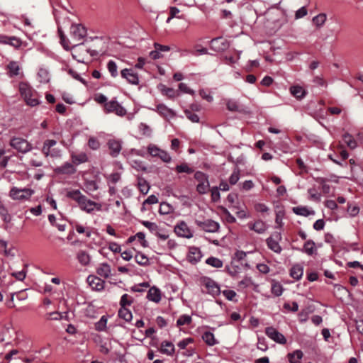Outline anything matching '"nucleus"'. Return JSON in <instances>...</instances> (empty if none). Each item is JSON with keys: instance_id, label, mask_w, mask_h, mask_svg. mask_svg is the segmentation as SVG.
Returning a JSON list of instances; mask_svg holds the SVG:
<instances>
[{"instance_id": "20", "label": "nucleus", "mask_w": 363, "mask_h": 363, "mask_svg": "<svg viewBox=\"0 0 363 363\" xmlns=\"http://www.w3.org/2000/svg\"><path fill=\"white\" fill-rule=\"evenodd\" d=\"M247 226L249 229L259 234L264 233L267 229V225L262 220H256L254 223H249Z\"/></svg>"}, {"instance_id": "28", "label": "nucleus", "mask_w": 363, "mask_h": 363, "mask_svg": "<svg viewBox=\"0 0 363 363\" xmlns=\"http://www.w3.org/2000/svg\"><path fill=\"white\" fill-rule=\"evenodd\" d=\"M327 20V15L325 13H320L312 18L313 23L315 26L316 28H320L323 27Z\"/></svg>"}, {"instance_id": "31", "label": "nucleus", "mask_w": 363, "mask_h": 363, "mask_svg": "<svg viewBox=\"0 0 363 363\" xmlns=\"http://www.w3.org/2000/svg\"><path fill=\"white\" fill-rule=\"evenodd\" d=\"M201 337H202L203 340L208 346H213L218 343V342L215 338L213 333H212L211 332L206 331V332L203 333Z\"/></svg>"}, {"instance_id": "6", "label": "nucleus", "mask_w": 363, "mask_h": 363, "mask_svg": "<svg viewBox=\"0 0 363 363\" xmlns=\"http://www.w3.org/2000/svg\"><path fill=\"white\" fill-rule=\"evenodd\" d=\"M194 178L199 182L196 186L198 193L200 194H206L210 189L208 176L202 172L197 171L194 174Z\"/></svg>"}, {"instance_id": "45", "label": "nucleus", "mask_w": 363, "mask_h": 363, "mask_svg": "<svg viewBox=\"0 0 363 363\" xmlns=\"http://www.w3.org/2000/svg\"><path fill=\"white\" fill-rule=\"evenodd\" d=\"M0 216L6 223H9L11 220V215L9 213L7 208L3 205H0Z\"/></svg>"}, {"instance_id": "27", "label": "nucleus", "mask_w": 363, "mask_h": 363, "mask_svg": "<svg viewBox=\"0 0 363 363\" xmlns=\"http://www.w3.org/2000/svg\"><path fill=\"white\" fill-rule=\"evenodd\" d=\"M78 262L83 266H86L91 261L90 255L84 250H79L77 254Z\"/></svg>"}, {"instance_id": "47", "label": "nucleus", "mask_w": 363, "mask_h": 363, "mask_svg": "<svg viewBox=\"0 0 363 363\" xmlns=\"http://www.w3.org/2000/svg\"><path fill=\"white\" fill-rule=\"evenodd\" d=\"M191 323V317L189 315H182L177 320V325L182 326L184 325H189Z\"/></svg>"}, {"instance_id": "22", "label": "nucleus", "mask_w": 363, "mask_h": 363, "mask_svg": "<svg viewBox=\"0 0 363 363\" xmlns=\"http://www.w3.org/2000/svg\"><path fill=\"white\" fill-rule=\"evenodd\" d=\"M76 172V168L69 162H66L61 167L55 169V172L63 174H72Z\"/></svg>"}, {"instance_id": "32", "label": "nucleus", "mask_w": 363, "mask_h": 363, "mask_svg": "<svg viewBox=\"0 0 363 363\" xmlns=\"http://www.w3.org/2000/svg\"><path fill=\"white\" fill-rule=\"evenodd\" d=\"M342 140L351 150H354L357 147V142L349 133H345L342 135Z\"/></svg>"}, {"instance_id": "55", "label": "nucleus", "mask_w": 363, "mask_h": 363, "mask_svg": "<svg viewBox=\"0 0 363 363\" xmlns=\"http://www.w3.org/2000/svg\"><path fill=\"white\" fill-rule=\"evenodd\" d=\"M211 199L213 202H217L220 200V190L217 186H213L211 189Z\"/></svg>"}, {"instance_id": "1", "label": "nucleus", "mask_w": 363, "mask_h": 363, "mask_svg": "<svg viewBox=\"0 0 363 363\" xmlns=\"http://www.w3.org/2000/svg\"><path fill=\"white\" fill-rule=\"evenodd\" d=\"M58 32L60 38V43L65 50H72V55L77 62L86 63L91 60L92 57L96 55L95 50H91L84 43H77L71 48L69 40L66 38L60 28H58Z\"/></svg>"}, {"instance_id": "2", "label": "nucleus", "mask_w": 363, "mask_h": 363, "mask_svg": "<svg viewBox=\"0 0 363 363\" xmlns=\"http://www.w3.org/2000/svg\"><path fill=\"white\" fill-rule=\"evenodd\" d=\"M67 197L76 201L79 208L87 213H92L94 211H101L102 205L89 199L78 189L70 190L67 192Z\"/></svg>"}, {"instance_id": "3", "label": "nucleus", "mask_w": 363, "mask_h": 363, "mask_svg": "<svg viewBox=\"0 0 363 363\" xmlns=\"http://www.w3.org/2000/svg\"><path fill=\"white\" fill-rule=\"evenodd\" d=\"M21 96L26 104L30 106H35L40 103L38 92L26 82H21L18 86Z\"/></svg>"}, {"instance_id": "18", "label": "nucleus", "mask_w": 363, "mask_h": 363, "mask_svg": "<svg viewBox=\"0 0 363 363\" xmlns=\"http://www.w3.org/2000/svg\"><path fill=\"white\" fill-rule=\"evenodd\" d=\"M146 298L150 301L158 303L162 298L161 291L156 286L150 287L147 291Z\"/></svg>"}, {"instance_id": "51", "label": "nucleus", "mask_w": 363, "mask_h": 363, "mask_svg": "<svg viewBox=\"0 0 363 363\" xmlns=\"http://www.w3.org/2000/svg\"><path fill=\"white\" fill-rule=\"evenodd\" d=\"M107 68L111 73V76L115 77L118 74L117 65L115 62L110 60L107 64Z\"/></svg>"}, {"instance_id": "17", "label": "nucleus", "mask_w": 363, "mask_h": 363, "mask_svg": "<svg viewBox=\"0 0 363 363\" xmlns=\"http://www.w3.org/2000/svg\"><path fill=\"white\" fill-rule=\"evenodd\" d=\"M211 47L216 51H223L229 47V43L223 38H216L211 41Z\"/></svg>"}, {"instance_id": "29", "label": "nucleus", "mask_w": 363, "mask_h": 363, "mask_svg": "<svg viewBox=\"0 0 363 363\" xmlns=\"http://www.w3.org/2000/svg\"><path fill=\"white\" fill-rule=\"evenodd\" d=\"M290 92L294 97L298 99L303 98L306 94L305 89L302 86L298 85L292 86L290 88Z\"/></svg>"}, {"instance_id": "46", "label": "nucleus", "mask_w": 363, "mask_h": 363, "mask_svg": "<svg viewBox=\"0 0 363 363\" xmlns=\"http://www.w3.org/2000/svg\"><path fill=\"white\" fill-rule=\"evenodd\" d=\"M240 171L238 168H235L229 177V183L231 185H235L240 179Z\"/></svg>"}, {"instance_id": "23", "label": "nucleus", "mask_w": 363, "mask_h": 363, "mask_svg": "<svg viewBox=\"0 0 363 363\" xmlns=\"http://www.w3.org/2000/svg\"><path fill=\"white\" fill-rule=\"evenodd\" d=\"M174 345L169 341H163L160 345V352L168 356H172L174 353Z\"/></svg>"}, {"instance_id": "44", "label": "nucleus", "mask_w": 363, "mask_h": 363, "mask_svg": "<svg viewBox=\"0 0 363 363\" xmlns=\"http://www.w3.org/2000/svg\"><path fill=\"white\" fill-rule=\"evenodd\" d=\"M141 133L147 138H150L152 134V128L145 123H141L139 126Z\"/></svg>"}, {"instance_id": "16", "label": "nucleus", "mask_w": 363, "mask_h": 363, "mask_svg": "<svg viewBox=\"0 0 363 363\" xmlns=\"http://www.w3.org/2000/svg\"><path fill=\"white\" fill-rule=\"evenodd\" d=\"M87 282L91 288L95 291H101L104 288L105 281L96 276L89 275L87 277Z\"/></svg>"}, {"instance_id": "14", "label": "nucleus", "mask_w": 363, "mask_h": 363, "mask_svg": "<svg viewBox=\"0 0 363 363\" xmlns=\"http://www.w3.org/2000/svg\"><path fill=\"white\" fill-rule=\"evenodd\" d=\"M203 283L205 287L207 289V293L212 295L213 296H216L221 293L219 286L213 279L210 278H206L203 281Z\"/></svg>"}, {"instance_id": "53", "label": "nucleus", "mask_w": 363, "mask_h": 363, "mask_svg": "<svg viewBox=\"0 0 363 363\" xmlns=\"http://www.w3.org/2000/svg\"><path fill=\"white\" fill-rule=\"evenodd\" d=\"M184 113L186 118L193 123H199V117L196 113L191 112L189 110H185Z\"/></svg>"}, {"instance_id": "33", "label": "nucleus", "mask_w": 363, "mask_h": 363, "mask_svg": "<svg viewBox=\"0 0 363 363\" xmlns=\"http://www.w3.org/2000/svg\"><path fill=\"white\" fill-rule=\"evenodd\" d=\"M121 75L125 78L128 82L133 84H136V74L131 69H124L121 71Z\"/></svg>"}, {"instance_id": "61", "label": "nucleus", "mask_w": 363, "mask_h": 363, "mask_svg": "<svg viewBox=\"0 0 363 363\" xmlns=\"http://www.w3.org/2000/svg\"><path fill=\"white\" fill-rule=\"evenodd\" d=\"M179 89L182 92L189 94L191 95H194L195 94L194 91L188 87V86L184 83H180L179 84Z\"/></svg>"}, {"instance_id": "52", "label": "nucleus", "mask_w": 363, "mask_h": 363, "mask_svg": "<svg viewBox=\"0 0 363 363\" xmlns=\"http://www.w3.org/2000/svg\"><path fill=\"white\" fill-rule=\"evenodd\" d=\"M227 108L230 111H240L238 103L233 99H228L226 103Z\"/></svg>"}, {"instance_id": "59", "label": "nucleus", "mask_w": 363, "mask_h": 363, "mask_svg": "<svg viewBox=\"0 0 363 363\" xmlns=\"http://www.w3.org/2000/svg\"><path fill=\"white\" fill-rule=\"evenodd\" d=\"M38 77L41 79L40 82H47L49 80L48 72L46 69H40L38 73Z\"/></svg>"}, {"instance_id": "25", "label": "nucleus", "mask_w": 363, "mask_h": 363, "mask_svg": "<svg viewBox=\"0 0 363 363\" xmlns=\"http://www.w3.org/2000/svg\"><path fill=\"white\" fill-rule=\"evenodd\" d=\"M96 273L101 277L108 278L111 274V269L109 264L107 263H101L100 264L97 269Z\"/></svg>"}, {"instance_id": "62", "label": "nucleus", "mask_w": 363, "mask_h": 363, "mask_svg": "<svg viewBox=\"0 0 363 363\" xmlns=\"http://www.w3.org/2000/svg\"><path fill=\"white\" fill-rule=\"evenodd\" d=\"M199 94L202 97V99L206 100L208 102H212L213 100V96L209 92H207L204 89L200 90Z\"/></svg>"}, {"instance_id": "13", "label": "nucleus", "mask_w": 363, "mask_h": 363, "mask_svg": "<svg viewBox=\"0 0 363 363\" xmlns=\"http://www.w3.org/2000/svg\"><path fill=\"white\" fill-rule=\"evenodd\" d=\"M265 333L268 337L277 343L284 345L286 342L284 335L279 333L274 327H267L265 329Z\"/></svg>"}, {"instance_id": "21", "label": "nucleus", "mask_w": 363, "mask_h": 363, "mask_svg": "<svg viewBox=\"0 0 363 363\" xmlns=\"http://www.w3.org/2000/svg\"><path fill=\"white\" fill-rule=\"evenodd\" d=\"M292 210L295 214L305 217L313 216L315 214V211L307 206H299L294 207Z\"/></svg>"}, {"instance_id": "7", "label": "nucleus", "mask_w": 363, "mask_h": 363, "mask_svg": "<svg viewBox=\"0 0 363 363\" xmlns=\"http://www.w3.org/2000/svg\"><path fill=\"white\" fill-rule=\"evenodd\" d=\"M10 145L23 154L30 152L33 148L32 145L28 140L18 137L13 138L10 140Z\"/></svg>"}, {"instance_id": "50", "label": "nucleus", "mask_w": 363, "mask_h": 363, "mask_svg": "<svg viewBox=\"0 0 363 363\" xmlns=\"http://www.w3.org/2000/svg\"><path fill=\"white\" fill-rule=\"evenodd\" d=\"M176 171L178 173L185 172L187 174H191L194 172V170L191 168H190L186 164H182L177 165L176 167Z\"/></svg>"}, {"instance_id": "8", "label": "nucleus", "mask_w": 363, "mask_h": 363, "mask_svg": "<svg viewBox=\"0 0 363 363\" xmlns=\"http://www.w3.org/2000/svg\"><path fill=\"white\" fill-rule=\"evenodd\" d=\"M195 223L201 230L208 233H216L218 231L220 228L219 223L211 219H206L204 220L196 219L195 220Z\"/></svg>"}, {"instance_id": "12", "label": "nucleus", "mask_w": 363, "mask_h": 363, "mask_svg": "<svg viewBox=\"0 0 363 363\" xmlns=\"http://www.w3.org/2000/svg\"><path fill=\"white\" fill-rule=\"evenodd\" d=\"M105 109L107 113H115L119 116H123L126 113L125 109L115 100H111L106 103Z\"/></svg>"}, {"instance_id": "43", "label": "nucleus", "mask_w": 363, "mask_h": 363, "mask_svg": "<svg viewBox=\"0 0 363 363\" xmlns=\"http://www.w3.org/2000/svg\"><path fill=\"white\" fill-rule=\"evenodd\" d=\"M107 318L103 315L100 320L95 323V329L97 331H104L106 329Z\"/></svg>"}, {"instance_id": "37", "label": "nucleus", "mask_w": 363, "mask_h": 363, "mask_svg": "<svg viewBox=\"0 0 363 363\" xmlns=\"http://www.w3.org/2000/svg\"><path fill=\"white\" fill-rule=\"evenodd\" d=\"M303 357V352L297 350L292 353L288 354L289 361L290 363H299L301 359Z\"/></svg>"}, {"instance_id": "57", "label": "nucleus", "mask_w": 363, "mask_h": 363, "mask_svg": "<svg viewBox=\"0 0 363 363\" xmlns=\"http://www.w3.org/2000/svg\"><path fill=\"white\" fill-rule=\"evenodd\" d=\"M27 271L22 269L19 272H14L11 273V276L15 277L18 281H23L26 277Z\"/></svg>"}, {"instance_id": "4", "label": "nucleus", "mask_w": 363, "mask_h": 363, "mask_svg": "<svg viewBox=\"0 0 363 363\" xmlns=\"http://www.w3.org/2000/svg\"><path fill=\"white\" fill-rule=\"evenodd\" d=\"M34 194V190L29 188L19 189L13 186L9 191V196L13 200L26 201Z\"/></svg>"}, {"instance_id": "39", "label": "nucleus", "mask_w": 363, "mask_h": 363, "mask_svg": "<svg viewBox=\"0 0 363 363\" xmlns=\"http://www.w3.org/2000/svg\"><path fill=\"white\" fill-rule=\"evenodd\" d=\"M138 188L143 195H145L149 191L150 185L143 179L138 177Z\"/></svg>"}, {"instance_id": "30", "label": "nucleus", "mask_w": 363, "mask_h": 363, "mask_svg": "<svg viewBox=\"0 0 363 363\" xmlns=\"http://www.w3.org/2000/svg\"><path fill=\"white\" fill-rule=\"evenodd\" d=\"M118 316L125 320L126 322H129L133 318V315L130 310L128 308V306H121V308L118 311Z\"/></svg>"}, {"instance_id": "36", "label": "nucleus", "mask_w": 363, "mask_h": 363, "mask_svg": "<svg viewBox=\"0 0 363 363\" xmlns=\"http://www.w3.org/2000/svg\"><path fill=\"white\" fill-rule=\"evenodd\" d=\"M271 291L275 296H280L284 291L283 286L279 282L272 281Z\"/></svg>"}, {"instance_id": "56", "label": "nucleus", "mask_w": 363, "mask_h": 363, "mask_svg": "<svg viewBox=\"0 0 363 363\" xmlns=\"http://www.w3.org/2000/svg\"><path fill=\"white\" fill-rule=\"evenodd\" d=\"M133 302V298L128 294H123L121 298V306H130Z\"/></svg>"}, {"instance_id": "64", "label": "nucleus", "mask_w": 363, "mask_h": 363, "mask_svg": "<svg viewBox=\"0 0 363 363\" xmlns=\"http://www.w3.org/2000/svg\"><path fill=\"white\" fill-rule=\"evenodd\" d=\"M308 13V11L305 6H302L299 9H298L295 14V18L296 19L301 18L306 16Z\"/></svg>"}, {"instance_id": "38", "label": "nucleus", "mask_w": 363, "mask_h": 363, "mask_svg": "<svg viewBox=\"0 0 363 363\" xmlns=\"http://www.w3.org/2000/svg\"><path fill=\"white\" fill-rule=\"evenodd\" d=\"M7 68L11 77L17 76L19 74L20 67L16 62H11L8 65Z\"/></svg>"}, {"instance_id": "11", "label": "nucleus", "mask_w": 363, "mask_h": 363, "mask_svg": "<svg viewBox=\"0 0 363 363\" xmlns=\"http://www.w3.org/2000/svg\"><path fill=\"white\" fill-rule=\"evenodd\" d=\"M281 236L279 233H274L272 236L266 240L268 247L273 252L279 254L281 253L282 248L280 246L279 242L281 240Z\"/></svg>"}, {"instance_id": "41", "label": "nucleus", "mask_w": 363, "mask_h": 363, "mask_svg": "<svg viewBox=\"0 0 363 363\" xmlns=\"http://www.w3.org/2000/svg\"><path fill=\"white\" fill-rule=\"evenodd\" d=\"M206 263L215 268H220L223 267V262L220 259L215 257H210L206 260Z\"/></svg>"}, {"instance_id": "49", "label": "nucleus", "mask_w": 363, "mask_h": 363, "mask_svg": "<svg viewBox=\"0 0 363 363\" xmlns=\"http://www.w3.org/2000/svg\"><path fill=\"white\" fill-rule=\"evenodd\" d=\"M157 157L166 163H169L172 161V157L169 155V154L167 151L162 149H160Z\"/></svg>"}, {"instance_id": "40", "label": "nucleus", "mask_w": 363, "mask_h": 363, "mask_svg": "<svg viewBox=\"0 0 363 363\" xmlns=\"http://www.w3.org/2000/svg\"><path fill=\"white\" fill-rule=\"evenodd\" d=\"M159 87L163 95H165L169 98H174L176 96V91L174 89L167 87L163 84H160Z\"/></svg>"}, {"instance_id": "24", "label": "nucleus", "mask_w": 363, "mask_h": 363, "mask_svg": "<svg viewBox=\"0 0 363 363\" xmlns=\"http://www.w3.org/2000/svg\"><path fill=\"white\" fill-rule=\"evenodd\" d=\"M108 148L111 151V155L117 156L121 150V144L120 141L111 139L108 142Z\"/></svg>"}, {"instance_id": "60", "label": "nucleus", "mask_w": 363, "mask_h": 363, "mask_svg": "<svg viewBox=\"0 0 363 363\" xmlns=\"http://www.w3.org/2000/svg\"><path fill=\"white\" fill-rule=\"evenodd\" d=\"M149 263V259L143 254L138 252V264L147 265Z\"/></svg>"}, {"instance_id": "9", "label": "nucleus", "mask_w": 363, "mask_h": 363, "mask_svg": "<svg viewBox=\"0 0 363 363\" xmlns=\"http://www.w3.org/2000/svg\"><path fill=\"white\" fill-rule=\"evenodd\" d=\"M57 144L55 140H46L43 143L42 147V152L46 157H57L60 156V150L52 147Z\"/></svg>"}, {"instance_id": "10", "label": "nucleus", "mask_w": 363, "mask_h": 363, "mask_svg": "<svg viewBox=\"0 0 363 363\" xmlns=\"http://www.w3.org/2000/svg\"><path fill=\"white\" fill-rule=\"evenodd\" d=\"M175 233L181 238L190 239L193 237L194 233L184 221H179L174 226Z\"/></svg>"}, {"instance_id": "48", "label": "nucleus", "mask_w": 363, "mask_h": 363, "mask_svg": "<svg viewBox=\"0 0 363 363\" xmlns=\"http://www.w3.org/2000/svg\"><path fill=\"white\" fill-rule=\"evenodd\" d=\"M160 151V148L154 144H150L147 146V152L153 157H157Z\"/></svg>"}, {"instance_id": "34", "label": "nucleus", "mask_w": 363, "mask_h": 363, "mask_svg": "<svg viewBox=\"0 0 363 363\" xmlns=\"http://www.w3.org/2000/svg\"><path fill=\"white\" fill-rule=\"evenodd\" d=\"M174 211V207L167 202H162L160 205L159 213L161 215H168Z\"/></svg>"}, {"instance_id": "19", "label": "nucleus", "mask_w": 363, "mask_h": 363, "mask_svg": "<svg viewBox=\"0 0 363 363\" xmlns=\"http://www.w3.org/2000/svg\"><path fill=\"white\" fill-rule=\"evenodd\" d=\"M202 257V254L199 248L191 247L189 248V254L187 256L188 260L192 264L199 262Z\"/></svg>"}, {"instance_id": "54", "label": "nucleus", "mask_w": 363, "mask_h": 363, "mask_svg": "<svg viewBox=\"0 0 363 363\" xmlns=\"http://www.w3.org/2000/svg\"><path fill=\"white\" fill-rule=\"evenodd\" d=\"M318 182L321 184L322 191L324 194H329L330 191V186L326 184V178H318Z\"/></svg>"}, {"instance_id": "15", "label": "nucleus", "mask_w": 363, "mask_h": 363, "mask_svg": "<svg viewBox=\"0 0 363 363\" xmlns=\"http://www.w3.org/2000/svg\"><path fill=\"white\" fill-rule=\"evenodd\" d=\"M161 116L167 120H170L175 117L176 113L172 108L167 107L164 104H159L156 106L155 110Z\"/></svg>"}, {"instance_id": "5", "label": "nucleus", "mask_w": 363, "mask_h": 363, "mask_svg": "<svg viewBox=\"0 0 363 363\" xmlns=\"http://www.w3.org/2000/svg\"><path fill=\"white\" fill-rule=\"evenodd\" d=\"M69 35L74 43H80L86 36V29L82 24L73 23L70 27Z\"/></svg>"}, {"instance_id": "58", "label": "nucleus", "mask_w": 363, "mask_h": 363, "mask_svg": "<svg viewBox=\"0 0 363 363\" xmlns=\"http://www.w3.org/2000/svg\"><path fill=\"white\" fill-rule=\"evenodd\" d=\"M75 230L76 231L79 233V234H82V233H86V236L87 238H90L91 235V230H86L84 226H82V225H79V224H77L75 225Z\"/></svg>"}, {"instance_id": "63", "label": "nucleus", "mask_w": 363, "mask_h": 363, "mask_svg": "<svg viewBox=\"0 0 363 363\" xmlns=\"http://www.w3.org/2000/svg\"><path fill=\"white\" fill-rule=\"evenodd\" d=\"M284 308L286 310L291 311L292 312H296L298 310V305L296 302L294 301L291 305L289 303H285L284 304Z\"/></svg>"}, {"instance_id": "26", "label": "nucleus", "mask_w": 363, "mask_h": 363, "mask_svg": "<svg viewBox=\"0 0 363 363\" xmlns=\"http://www.w3.org/2000/svg\"><path fill=\"white\" fill-rule=\"evenodd\" d=\"M303 274V267L301 264H295L290 269V276L296 280L301 279Z\"/></svg>"}, {"instance_id": "42", "label": "nucleus", "mask_w": 363, "mask_h": 363, "mask_svg": "<svg viewBox=\"0 0 363 363\" xmlns=\"http://www.w3.org/2000/svg\"><path fill=\"white\" fill-rule=\"evenodd\" d=\"M304 252L308 255H312L315 251V242L313 240H308L303 245Z\"/></svg>"}, {"instance_id": "35", "label": "nucleus", "mask_w": 363, "mask_h": 363, "mask_svg": "<svg viewBox=\"0 0 363 363\" xmlns=\"http://www.w3.org/2000/svg\"><path fill=\"white\" fill-rule=\"evenodd\" d=\"M72 160L73 163L76 164H79L81 163H84L88 161V156L85 152H80L79 154H72Z\"/></svg>"}]
</instances>
